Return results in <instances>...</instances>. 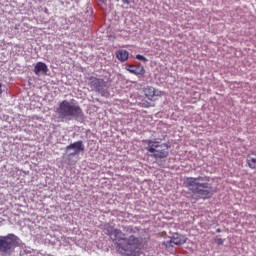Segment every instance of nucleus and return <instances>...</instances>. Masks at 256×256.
Segmentation results:
<instances>
[{
    "label": "nucleus",
    "instance_id": "f257e3e1",
    "mask_svg": "<svg viewBox=\"0 0 256 256\" xmlns=\"http://www.w3.org/2000/svg\"><path fill=\"white\" fill-rule=\"evenodd\" d=\"M104 231L106 235L110 236V239L113 241L116 246V251L120 255L125 256H139L141 255V239L133 235L135 231L133 227L127 226L123 231L114 228L111 224H106L104 226Z\"/></svg>",
    "mask_w": 256,
    "mask_h": 256
},
{
    "label": "nucleus",
    "instance_id": "f03ea898",
    "mask_svg": "<svg viewBox=\"0 0 256 256\" xmlns=\"http://www.w3.org/2000/svg\"><path fill=\"white\" fill-rule=\"evenodd\" d=\"M184 183L189 191L193 192L194 195H198V199L205 201L215 195V190H213V186L209 184L208 177H188Z\"/></svg>",
    "mask_w": 256,
    "mask_h": 256
},
{
    "label": "nucleus",
    "instance_id": "7ed1b4c3",
    "mask_svg": "<svg viewBox=\"0 0 256 256\" xmlns=\"http://www.w3.org/2000/svg\"><path fill=\"white\" fill-rule=\"evenodd\" d=\"M142 143H144L148 155L153 159H166V157H169V144L161 143L157 139H146Z\"/></svg>",
    "mask_w": 256,
    "mask_h": 256
},
{
    "label": "nucleus",
    "instance_id": "20e7f679",
    "mask_svg": "<svg viewBox=\"0 0 256 256\" xmlns=\"http://www.w3.org/2000/svg\"><path fill=\"white\" fill-rule=\"evenodd\" d=\"M56 113H58L61 119H67V117L83 119L85 116L83 109L79 105L71 104L68 100H63L59 103Z\"/></svg>",
    "mask_w": 256,
    "mask_h": 256
},
{
    "label": "nucleus",
    "instance_id": "39448f33",
    "mask_svg": "<svg viewBox=\"0 0 256 256\" xmlns=\"http://www.w3.org/2000/svg\"><path fill=\"white\" fill-rule=\"evenodd\" d=\"M17 247V236L15 234H8L0 236V255H11L13 250Z\"/></svg>",
    "mask_w": 256,
    "mask_h": 256
},
{
    "label": "nucleus",
    "instance_id": "423d86ee",
    "mask_svg": "<svg viewBox=\"0 0 256 256\" xmlns=\"http://www.w3.org/2000/svg\"><path fill=\"white\" fill-rule=\"evenodd\" d=\"M89 86L98 93H103V90L107 87V82L103 79L91 76L89 78Z\"/></svg>",
    "mask_w": 256,
    "mask_h": 256
},
{
    "label": "nucleus",
    "instance_id": "0eeeda50",
    "mask_svg": "<svg viewBox=\"0 0 256 256\" xmlns=\"http://www.w3.org/2000/svg\"><path fill=\"white\" fill-rule=\"evenodd\" d=\"M143 93H144L146 99H149V101H153V99H155V97H163V95H165V92H163L161 90H157L151 86L144 88Z\"/></svg>",
    "mask_w": 256,
    "mask_h": 256
},
{
    "label": "nucleus",
    "instance_id": "6e6552de",
    "mask_svg": "<svg viewBox=\"0 0 256 256\" xmlns=\"http://www.w3.org/2000/svg\"><path fill=\"white\" fill-rule=\"evenodd\" d=\"M70 149H74V153H72V155H79V153H83L85 151V145L83 144V141L79 140L66 147V151H70Z\"/></svg>",
    "mask_w": 256,
    "mask_h": 256
},
{
    "label": "nucleus",
    "instance_id": "1a4fd4ad",
    "mask_svg": "<svg viewBox=\"0 0 256 256\" xmlns=\"http://www.w3.org/2000/svg\"><path fill=\"white\" fill-rule=\"evenodd\" d=\"M184 243H187V237L181 234H174L169 241L171 247H173V245H184Z\"/></svg>",
    "mask_w": 256,
    "mask_h": 256
},
{
    "label": "nucleus",
    "instance_id": "9d476101",
    "mask_svg": "<svg viewBox=\"0 0 256 256\" xmlns=\"http://www.w3.org/2000/svg\"><path fill=\"white\" fill-rule=\"evenodd\" d=\"M126 71H129L132 75H145V68L143 66L128 65L126 66Z\"/></svg>",
    "mask_w": 256,
    "mask_h": 256
},
{
    "label": "nucleus",
    "instance_id": "9b49d317",
    "mask_svg": "<svg viewBox=\"0 0 256 256\" xmlns=\"http://www.w3.org/2000/svg\"><path fill=\"white\" fill-rule=\"evenodd\" d=\"M49 71V68L47 67V64L44 62H38L34 67V73L35 75H39V73L47 74Z\"/></svg>",
    "mask_w": 256,
    "mask_h": 256
},
{
    "label": "nucleus",
    "instance_id": "f8f14e48",
    "mask_svg": "<svg viewBox=\"0 0 256 256\" xmlns=\"http://www.w3.org/2000/svg\"><path fill=\"white\" fill-rule=\"evenodd\" d=\"M116 58L118 59V61L125 63V61L129 59V52L127 50H118L116 52Z\"/></svg>",
    "mask_w": 256,
    "mask_h": 256
},
{
    "label": "nucleus",
    "instance_id": "ddd939ff",
    "mask_svg": "<svg viewBox=\"0 0 256 256\" xmlns=\"http://www.w3.org/2000/svg\"><path fill=\"white\" fill-rule=\"evenodd\" d=\"M247 164L250 169H256V158L251 157V154L247 156Z\"/></svg>",
    "mask_w": 256,
    "mask_h": 256
},
{
    "label": "nucleus",
    "instance_id": "4468645a",
    "mask_svg": "<svg viewBox=\"0 0 256 256\" xmlns=\"http://www.w3.org/2000/svg\"><path fill=\"white\" fill-rule=\"evenodd\" d=\"M136 59H138L139 61H144L145 63H147V59L143 55L137 54Z\"/></svg>",
    "mask_w": 256,
    "mask_h": 256
},
{
    "label": "nucleus",
    "instance_id": "2eb2a0df",
    "mask_svg": "<svg viewBox=\"0 0 256 256\" xmlns=\"http://www.w3.org/2000/svg\"><path fill=\"white\" fill-rule=\"evenodd\" d=\"M142 106L147 109V108L151 107V104L149 102H142Z\"/></svg>",
    "mask_w": 256,
    "mask_h": 256
},
{
    "label": "nucleus",
    "instance_id": "dca6fc26",
    "mask_svg": "<svg viewBox=\"0 0 256 256\" xmlns=\"http://www.w3.org/2000/svg\"><path fill=\"white\" fill-rule=\"evenodd\" d=\"M1 95H3V84H1V82H0V97H1Z\"/></svg>",
    "mask_w": 256,
    "mask_h": 256
},
{
    "label": "nucleus",
    "instance_id": "f3484780",
    "mask_svg": "<svg viewBox=\"0 0 256 256\" xmlns=\"http://www.w3.org/2000/svg\"><path fill=\"white\" fill-rule=\"evenodd\" d=\"M217 243H218V245H223V239L219 238V239L217 240Z\"/></svg>",
    "mask_w": 256,
    "mask_h": 256
},
{
    "label": "nucleus",
    "instance_id": "a211bd4d",
    "mask_svg": "<svg viewBox=\"0 0 256 256\" xmlns=\"http://www.w3.org/2000/svg\"><path fill=\"white\" fill-rule=\"evenodd\" d=\"M122 2L126 5H129V3H131V0H122Z\"/></svg>",
    "mask_w": 256,
    "mask_h": 256
}]
</instances>
